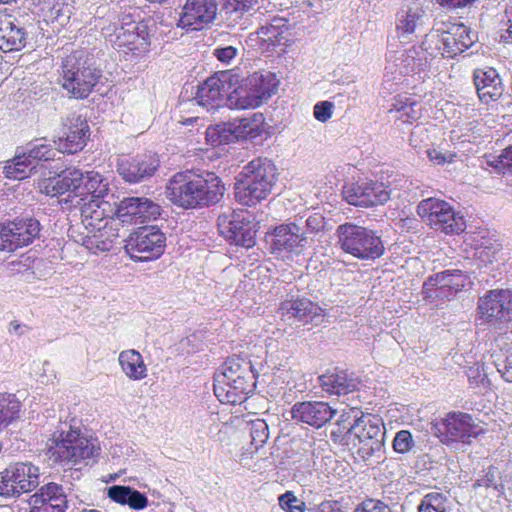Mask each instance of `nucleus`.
I'll list each match as a JSON object with an SVG mask.
<instances>
[{
    "label": "nucleus",
    "mask_w": 512,
    "mask_h": 512,
    "mask_svg": "<svg viewBox=\"0 0 512 512\" xmlns=\"http://www.w3.org/2000/svg\"><path fill=\"white\" fill-rule=\"evenodd\" d=\"M119 364L130 379L141 380L147 376V368L142 355L134 350H125L119 354Z\"/></svg>",
    "instance_id": "nucleus-37"
},
{
    "label": "nucleus",
    "mask_w": 512,
    "mask_h": 512,
    "mask_svg": "<svg viewBox=\"0 0 512 512\" xmlns=\"http://www.w3.org/2000/svg\"><path fill=\"white\" fill-rule=\"evenodd\" d=\"M496 477H497V469L494 467H489L486 471L485 475L478 479L474 483V487H486V488H494L498 492L503 489V486H498L496 483Z\"/></svg>",
    "instance_id": "nucleus-55"
},
{
    "label": "nucleus",
    "mask_w": 512,
    "mask_h": 512,
    "mask_svg": "<svg viewBox=\"0 0 512 512\" xmlns=\"http://www.w3.org/2000/svg\"><path fill=\"white\" fill-rule=\"evenodd\" d=\"M480 167L496 174L512 173V145L503 149L498 156L485 154L480 162Z\"/></svg>",
    "instance_id": "nucleus-40"
},
{
    "label": "nucleus",
    "mask_w": 512,
    "mask_h": 512,
    "mask_svg": "<svg viewBox=\"0 0 512 512\" xmlns=\"http://www.w3.org/2000/svg\"><path fill=\"white\" fill-rule=\"evenodd\" d=\"M287 30L286 19L273 18L270 23L261 26L256 32L260 48L265 52H270L276 46L283 44L286 41Z\"/></svg>",
    "instance_id": "nucleus-32"
},
{
    "label": "nucleus",
    "mask_w": 512,
    "mask_h": 512,
    "mask_svg": "<svg viewBox=\"0 0 512 512\" xmlns=\"http://www.w3.org/2000/svg\"><path fill=\"white\" fill-rule=\"evenodd\" d=\"M336 413L337 410L324 401L296 402L290 409L293 421L307 424L316 429L327 424Z\"/></svg>",
    "instance_id": "nucleus-21"
},
{
    "label": "nucleus",
    "mask_w": 512,
    "mask_h": 512,
    "mask_svg": "<svg viewBox=\"0 0 512 512\" xmlns=\"http://www.w3.org/2000/svg\"><path fill=\"white\" fill-rule=\"evenodd\" d=\"M99 453L97 440L83 436L79 427L68 422L59 423L48 445L50 459L62 465H88L87 460Z\"/></svg>",
    "instance_id": "nucleus-3"
},
{
    "label": "nucleus",
    "mask_w": 512,
    "mask_h": 512,
    "mask_svg": "<svg viewBox=\"0 0 512 512\" xmlns=\"http://www.w3.org/2000/svg\"><path fill=\"white\" fill-rule=\"evenodd\" d=\"M319 384L323 391L329 395H346L353 392L357 386V379L348 375L346 371L336 370L334 372H327L319 378Z\"/></svg>",
    "instance_id": "nucleus-34"
},
{
    "label": "nucleus",
    "mask_w": 512,
    "mask_h": 512,
    "mask_svg": "<svg viewBox=\"0 0 512 512\" xmlns=\"http://www.w3.org/2000/svg\"><path fill=\"white\" fill-rule=\"evenodd\" d=\"M251 445L257 450L262 447L269 438V428L265 420L255 419L249 423Z\"/></svg>",
    "instance_id": "nucleus-47"
},
{
    "label": "nucleus",
    "mask_w": 512,
    "mask_h": 512,
    "mask_svg": "<svg viewBox=\"0 0 512 512\" xmlns=\"http://www.w3.org/2000/svg\"><path fill=\"white\" fill-rule=\"evenodd\" d=\"M417 214L428 224H466L461 211H456L448 202L435 197L421 200L417 205Z\"/></svg>",
    "instance_id": "nucleus-22"
},
{
    "label": "nucleus",
    "mask_w": 512,
    "mask_h": 512,
    "mask_svg": "<svg viewBox=\"0 0 512 512\" xmlns=\"http://www.w3.org/2000/svg\"><path fill=\"white\" fill-rule=\"evenodd\" d=\"M474 43L470 29L460 22H437L426 35L424 44L429 45L435 55L454 58L465 52Z\"/></svg>",
    "instance_id": "nucleus-7"
},
{
    "label": "nucleus",
    "mask_w": 512,
    "mask_h": 512,
    "mask_svg": "<svg viewBox=\"0 0 512 512\" xmlns=\"http://www.w3.org/2000/svg\"><path fill=\"white\" fill-rule=\"evenodd\" d=\"M158 166V160L149 155L125 157L119 160L117 171L126 182L139 183L153 176Z\"/></svg>",
    "instance_id": "nucleus-27"
},
{
    "label": "nucleus",
    "mask_w": 512,
    "mask_h": 512,
    "mask_svg": "<svg viewBox=\"0 0 512 512\" xmlns=\"http://www.w3.org/2000/svg\"><path fill=\"white\" fill-rule=\"evenodd\" d=\"M40 232V226H0V251L11 252L28 245Z\"/></svg>",
    "instance_id": "nucleus-31"
},
{
    "label": "nucleus",
    "mask_w": 512,
    "mask_h": 512,
    "mask_svg": "<svg viewBox=\"0 0 512 512\" xmlns=\"http://www.w3.org/2000/svg\"><path fill=\"white\" fill-rule=\"evenodd\" d=\"M427 157L436 165H444L447 163H453L457 155L454 152H442L433 148L427 150Z\"/></svg>",
    "instance_id": "nucleus-54"
},
{
    "label": "nucleus",
    "mask_w": 512,
    "mask_h": 512,
    "mask_svg": "<svg viewBox=\"0 0 512 512\" xmlns=\"http://www.w3.org/2000/svg\"><path fill=\"white\" fill-rule=\"evenodd\" d=\"M277 180V168L266 157H257L237 175L234 195L238 203L253 206L266 199Z\"/></svg>",
    "instance_id": "nucleus-4"
},
{
    "label": "nucleus",
    "mask_w": 512,
    "mask_h": 512,
    "mask_svg": "<svg viewBox=\"0 0 512 512\" xmlns=\"http://www.w3.org/2000/svg\"><path fill=\"white\" fill-rule=\"evenodd\" d=\"M236 118L211 125L206 129V140L212 146L225 145L240 140Z\"/></svg>",
    "instance_id": "nucleus-36"
},
{
    "label": "nucleus",
    "mask_w": 512,
    "mask_h": 512,
    "mask_svg": "<svg viewBox=\"0 0 512 512\" xmlns=\"http://www.w3.org/2000/svg\"><path fill=\"white\" fill-rule=\"evenodd\" d=\"M70 0H53L49 3L50 17L53 20L59 21L61 18L69 19L71 14Z\"/></svg>",
    "instance_id": "nucleus-50"
},
{
    "label": "nucleus",
    "mask_w": 512,
    "mask_h": 512,
    "mask_svg": "<svg viewBox=\"0 0 512 512\" xmlns=\"http://www.w3.org/2000/svg\"><path fill=\"white\" fill-rule=\"evenodd\" d=\"M478 314L499 335L512 332V291L490 290L478 301Z\"/></svg>",
    "instance_id": "nucleus-9"
},
{
    "label": "nucleus",
    "mask_w": 512,
    "mask_h": 512,
    "mask_svg": "<svg viewBox=\"0 0 512 512\" xmlns=\"http://www.w3.org/2000/svg\"><path fill=\"white\" fill-rule=\"evenodd\" d=\"M342 195L350 205L370 207L387 202L390 190L388 186L377 181L358 180L345 183Z\"/></svg>",
    "instance_id": "nucleus-16"
},
{
    "label": "nucleus",
    "mask_w": 512,
    "mask_h": 512,
    "mask_svg": "<svg viewBox=\"0 0 512 512\" xmlns=\"http://www.w3.org/2000/svg\"><path fill=\"white\" fill-rule=\"evenodd\" d=\"M362 411L357 408H351L348 411H343L336 422V426L347 434V439L351 440L353 436H350L347 430L349 425L353 424L354 420L360 417Z\"/></svg>",
    "instance_id": "nucleus-52"
},
{
    "label": "nucleus",
    "mask_w": 512,
    "mask_h": 512,
    "mask_svg": "<svg viewBox=\"0 0 512 512\" xmlns=\"http://www.w3.org/2000/svg\"><path fill=\"white\" fill-rule=\"evenodd\" d=\"M68 237L94 254L110 251L118 237L113 226H69Z\"/></svg>",
    "instance_id": "nucleus-18"
},
{
    "label": "nucleus",
    "mask_w": 512,
    "mask_h": 512,
    "mask_svg": "<svg viewBox=\"0 0 512 512\" xmlns=\"http://www.w3.org/2000/svg\"><path fill=\"white\" fill-rule=\"evenodd\" d=\"M24 153L32 160L35 167L39 161H48L55 156L52 145L45 139H37L29 143Z\"/></svg>",
    "instance_id": "nucleus-46"
},
{
    "label": "nucleus",
    "mask_w": 512,
    "mask_h": 512,
    "mask_svg": "<svg viewBox=\"0 0 512 512\" xmlns=\"http://www.w3.org/2000/svg\"><path fill=\"white\" fill-rule=\"evenodd\" d=\"M501 39L512 43V6H507L502 16Z\"/></svg>",
    "instance_id": "nucleus-56"
},
{
    "label": "nucleus",
    "mask_w": 512,
    "mask_h": 512,
    "mask_svg": "<svg viewBox=\"0 0 512 512\" xmlns=\"http://www.w3.org/2000/svg\"><path fill=\"white\" fill-rule=\"evenodd\" d=\"M423 105L412 94H397L393 98L390 112L396 113V118L404 124H413L422 117Z\"/></svg>",
    "instance_id": "nucleus-33"
},
{
    "label": "nucleus",
    "mask_w": 512,
    "mask_h": 512,
    "mask_svg": "<svg viewBox=\"0 0 512 512\" xmlns=\"http://www.w3.org/2000/svg\"><path fill=\"white\" fill-rule=\"evenodd\" d=\"M248 84L254 88L263 103L276 92L279 81L275 73L255 72L248 76Z\"/></svg>",
    "instance_id": "nucleus-38"
},
{
    "label": "nucleus",
    "mask_w": 512,
    "mask_h": 512,
    "mask_svg": "<svg viewBox=\"0 0 512 512\" xmlns=\"http://www.w3.org/2000/svg\"><path fill=\"white\" fill-rule=\"evenodd\" d=\"M166 237L159 226H139L125 244V251L136 262L158 259L165 250Z\"/></svg>",
    "instance_id": "nucleus-10"
},
{
    "label": "nucleus",
    "mask_w": 512,
    "mask_h": 512,
    "mask_svg": "<svg viewBox=\"0 0 512 512\" xmlns=\"http://www.w3.org/2000/svg\"><path fill=\"white\" fill-rule=\"evenodd\" d=\"M472 80L477 96L483 104L496 102L504 92L502 79L497 70L492 67L475 68Z\"/></svg>",
    "instance_id": "nucleus-25"
},
{
    "label": "nucleus",
    "mask_w": 512,
    "mask_h": 512,
    "mask_svg": "<svg viewBox=\"0 0 512 512\" xmlns=\"http://www.w3.org/2000/svg\"><path fill=\"white\" fill-rule=\"evenodd\" d=\"M281 316L290 320L292 318L301 322H317L324 317V310L307 298L288 295L279 305Z\"/></svg>",
    "instance_id": "nucleus-26"
},
{
    "label": "nucleus",
    "mask_w": 512,
    "mask_h": 512,
    "mask_svg": "<svg viewBox=\"0 0 512 512\" xmlns=\"http://www.w3.org/2000/svg\"><path fill=\"white\" fill-rule=\"evenodd\" d=\"M347 432L353 436L351 443L359 459L368 461L374 456H382L386 431L381 418L370 413H361L360 417L349 425Z\"/></svg>",
    "instance_id": "nucleus-8"
},
{
    "label": "nucleus",
    "mask_w": 512,
    "mask_h": 512,
    "mask_svg": "<svg viewBox=\"0 0 512 512\" xmlns=\"http://www.w3.org/2000/svg\"><path fill=\"white\" fill-rule=\"evenodd\" d=\"M343 250L360 259H375L384 252L381 238L364 226H339Z\"/></svg>",
    "instance_id": "nucleus-11"
},
{
    "label": "nucleus",
    "mask_w": 512,
    "mask_h": 512,
    "mask_svg": "<svg viewBox=\"0 0 512 512\" xmlns=\"http://www.w3.org/2000/svg\"><path fill=\"white\" fill-rule=\"evenodd\" d=\"M294 230H296L298 232L300 230L299 226H274L273 234L276 237H282L287 234H290L289 239L283 240V241L281 239H278V241L281 244L288 245L291 247L296 242V239H294V235H295Z\"/></svg>",
    "instance_id": "nucleus-58"
},
{
    "label": "nucleus",
    "mask_w": 512,
    "mask_h": 512,
    "mask_svg": "<svg viewBox=\"0 0 512 512\" xmlns=\"http://www.w3.org/2000/svg\"><path fill=\"white\" fill-rule=\"evenodd\" d=\"M223 2L227 11L245 13L257 3V0H223Z\"/></svg>",
    "instance_id": "nucleus-57"
},
{
    "label": "nucleus",
    "mask_w": 512,
    "mask_h": 512,
    "mask_svg": "<svg viewBox=\"0 0 512 512\" xmlns=\"http://www.w3.org/2000/svg\"><path fill=\"white\" fill-rule=\"evenodd\" d=\"M466 375L471 383H482L487 380V373L483 367V365L475 364L469 367L466 371Z\"/></svg>",
    "instance_id": "nucleus-60"
},
{
    "label": "nucleus",
    "mask_w": 512,
    "mask_h": 512,
    "mask_svg": "<svg viewBox=\"0 0 512 512\" xmlns=\"http://www.w3.org/2000/svg\"><path fill=\"white\" fill-rule=\"evenodd\" d=\"M81 180L80 169H66L53 177L45 178L39 183L40 191L50 197L69 193L75 197L76 182Z\"/></svg>",
    "instance_id": "nucleus-30"
},
{
    "label": "nucleus",
    "mask_w": 512,
    "mask_h": 512,
    "mask_svg": "<svg viewBox=\"0 0 512 512\" xmlns=\"http://www.w3.org/2000/svg\"><path fill=\"white\" fill-rule=\"evenodd\" d=\"M61 77L65 90L77 99H85L99 82L101 71L93 67L83 51H75L63 60Z\"/></svg>",
    "instance_id": "nucleus-6"
},
{
    "label": "nucleus",
    "mask_w": 512,
    "mask_h": 512,
    "mask_svg": "<svg viewBox=\"0 0 512 512\" xmlns=\"http://www.w3.org/2000/svg\"><path fill=\"white\" fill-rule=\"evenodd\" d=\"M334 107L331 101H319L313 107V116L317 121L326 123L331 119Z\"/></svg>",
    "instance_id": "nucleus-51"
},
{
    "label": "nucleus",
    "mask_w": 512,
    "mask_h": 512,
    "mask_svg": "<svg viewBox=\"0 0 512 512\" xmlns=\"http://www.w3.org/2000/svg\"><path fill=\"white\" fill-rule=\"evenodd\" d=\"M215 58L223 64H229L237 55V49L233 46L217 47L213 51Z\"/></svg>",
    "instance_id": "nucleus-59"
},
{
    "label": "nucleus",
    "mask_w": 512,
    "mask_h": 512,
    "mask_svg": "<svg viewBox=\"0 0 512 512\" xmlns=\"http://www.w3.org/2000/svg\"><path fill=\"white\" fill-rule=\"evenodd\" d=\"M239 126L238 135L240 139L256 138L265 131V118L262 113H253L250 117L236 118Z\"/></svg>",
    "instance_id": "nucleus-42"
},
{
    "label": "nucleus",
    "mask_w": 512,
    "mask_h": 512,
    "mask_svg": "<svg viewBox=\"0 0 512 512\" xmlns=\"http://www.w3.org/2000/svg\"><path fill=\"white\" fill-rule=\"evenodd\" d=\"M310 512H344V508L338 501L325 500L311 508Z\"/></svg>",
    "instance_id": "nucleus-62"
},
{
    "label": "nucleus",
    "mask_w": 512,
    "mask_h": 512,
    "mask_svg": "<svg viewBox=\"0 0 512 512\" xmlns=\"http://www.w3.org/2000/svg\"><path fill=\"white\" fill-rule=\"evenodd\" d=\"M29 330L30 328L27 325L20 323L17 320L11 321L8 327V332L10 334H14L19 337L25 335Z\"/></svg>",
    "instance_id": "nucleus-64"
},
{
    "label": "nucleus",
    "mask_w": 512,
    "mask_h": 512,
    "mask_svg": "<svg viewBox=\"0 0 512 512\" xmlns=\"http://www.w3.org/2000/svg\"><path fill=\"white\" fill-rule=\"evenodd\" d=\"M219 233L231 244L250 248L255 244V233L250 226H217Z\"/></svg>",
    "instance_id": "nucleus-39"
},
{
    "label": "nucleus",
    "mask_w": 512,
    "mask_h": 512,
    "mask_svg": "<svg viewBox=\"0 0 512 512\" xmlns=\"http://www.w3.org/2000/svg\"><path fill=\"white\" fill-rule=\"evenodd\" d=\"M495 366L505 381L512 382V352L501 363L495 362Z\"/></svg>",
    "instance_id": "nucleus-61"
},
{
    "label": "nucleus",
    "mask_w": 512,
    "mask_h": 512,
    "mask_svg": "<svg viewBox=\"0 0 512 512\" xmlns=\"http://www.w3.org/2000/svg\"><path fill=\"white\" fill-rule=\"evenodd\" d=\"M39 484V468L30 462L10 464L0 472V496L18 498Z\"/></svg>",
    "instance_id": "nucleus-12"
},
{
    "label": "nucleus",
    "mask_w": 512,
    "mask_h": 512,
    "mask_svg": "<svg viewBox=\"0 0 512 512\" xmlns=\"http://www.w3.org/2000/svg\"><path fill=\"white\" fill-rule=\"evenodd\" d=\"M436 57L430 46L425 45L423 41L421 45L412 46L403 54L400 73L424 80L429 75L432 61Z\"/></svg>",
    "instance_id": "nucleus-24"
},
{
    "label": "nucleus",
    "mask_w": 512,
    "mask_h": 512,
    "mask_svg": "<svg viewBox=\"0 0 512 512\" xmlns=\"http://www.w3.org/2000/svg\"><path fill=\"white\" fill-rule=\"evenodd\" d=\"M107 495L112 501L128 505L129 508L137 511L145 509L149 504L148 497L144 493L130 486L113 485L108 488Z\"/></svg>",
    "instance_id": "nucleus-35"
},
{
    "label": "nucleus",
    "mask_w": 512,
    "mask_h": 512,
    "mask_svg": "<svg viewBox=\"0 0 512 512\" xmlns=\"http://www.w3.org/2000/svg\"><path fill=\"white\" fill-rule=\"evenodd\" d=\"M66 137L59 140V150L63 153L74 154L81 151L90 135L86 119L73 114L66 121Z\"/></svg>",
    "instance_id": "nucleus-29"
},
{
    "label": "nucleus",
    "mask_w": 512,
    "mask_h": 512,
    "mask_svg": "<svg viewBox=\"0 0 512 512\" xmlns=\"http://www.w3.org/2000/svg\"><path fill=\"white\" fill-rule=\"evenodd\" d=\"M107 37L113 48L124 56H143L150 48L148 26L142 22L122 23Z\"/></svg>",
    "instance_id": "nucleus-13"
},
{
    "label": "nucleus",
    "mask_w": 512,
    "mask_h": 512,
    "mask_svg": "<svg viewBox=\"0 0 512 512\" xmlns=\"http://www.w3.org/2000/svg\"><path fill=\"white\" fill-rule=\"evenodd\" d=\"M35 168L32 160L23 152L22 154H17L5 165L3 173L8 179L23 180L27 178Z\"/></svg>",
    "instance_id": "nucleus-43"
},
{
    "label": "nucleus",
    "mask_w": 512,
    "mask_h": 512,
    "mask_svg": "<svg viewBox=\"0 0 512 512\" xmlns=\"http://www.w3.org/2000/svg\"><path fill=\"white\" fill-rule=\"evenodd\" d=\"M238 82V74L233 70L218 72L205 80L196 92L199 105L212 109L226 104L227 94Z\"/></svg>",
    "instance_id": "nucleus-15"
},
{
    "label": "nucleus",
    "mask_w": 512,
    "mask_h": 512,
    "mask_svg": "<svg viewBox=\"0 0 512 512\" xmlns=\"http://www.w3.org/2000/svg\"><path fill=\"white\" fill-rule=\"evenodd\" d=\"M115 215L122 224H145L158 219L165 220L160 205L140 197L124 198L117 206Z\"/></svg>",
    "instance_id": "nucleus-19"
},
{
    "label": "nucleus",
    "mask_w": 512,
    "mask_h": 512,
    "mask_svg": "<svg viewBox=\"0 0 512 512\" xmlns=\"http://www.w3.org/2000/svg\"><path fill=\"white\" fill-rule=\"evenodd\" d=\"M392 445L396 453L405 454L415 447V441L411 432L408 430H400L396 433Z\"/></svg>",
    "instance_id": "nucleus-48"
},
{
    "label": "nucleus",
    "mask_w": 512,
    "mask_h": 512,
    "mask_svg": "<svg viewBox=\"0 0 512 512\" xmlns=\"http://www.w3.org/2000/svg\"><path fill=\"white\" fill-rule=\"evenodd\" d=\"M354 512H392V510L380 500L366 499L357 505Z\"/></svg>",
    "instance_id": "nucleus-53"
},
{
    "label": "nucleus",
    "mask_w": 512,
    "mask_h": 512,
    "mask_svg": "<svg viewBox=\"0 0 512 512\" xmlns=\"http://www.w3.org/2000/svg\"><path fill=\"white\" fill-rule=\"evenodd\" d=\"M435 434L444 444L468 442L478 435L479 429L471 415L463 412H450L434 425Z\"/></svg>",
    "instance_id": "nucleus-17"
},
{
    "label": "nucleus",
    "mask_w": 512,
    "mask_h": 512,
    "mask_svg": "<svg viewBox=\"0 0 512 512\" xmlns=\"http://www.w3.org/2000/svg\"><path fill=\"white\" fill-rule=\"evenodd\" d=\"M216 0H186L178 20V27L187 31L204 29L216 17Z\"/></svg>",
    "instance_id": "nucleus-20"
},
{
    "label": "nucleus",
    "mask_w": 512,
    "mask_h": 512,
    "mask_svg": "<svg viewBox=\"0 0 512 512\" xmlns=\"http://www.w3.org/2000/svg\"><path fill=\"white\" fill-rule=\"evenodd\" d=\"M27 32L20 21L6 11L0 12V50L19 51L26 45Z\"/></svg>",
    "instance_id": "nucleus-28"
},
{
    "label": "nucleus",
    "mask_w": 512,
    "mask_h": 512,
    "mask_svg": "<svg viewBox=\"0 0 512 512\" xmlns=\"http://www.w3.org/2000/svg\"><path fill=\"white\" fill-rule=\"evenodd\" d=\"M256 378L249 360L229 357L214 375V394L222 403L240 404L255 390Z\"/></svg>",
    "instance_id": "nucleus-2"
},
{
    "label": "nucleus",
    "mask_w": 512,
    "mask_h": 512,
    "mask_svg": "<svg viewBox=\"0 0 512 512\" xmlns=\"http://www.w3.org/2000/svg\"><path fill=\"white\" fill-rule=\"evenodd\" d=\"M423 11L419 9L401 10L396 15V31L399 36L410 35L421 24Z\"/></svg>",
    "instance_id": "nucleus-44"
},
{
    "label": "nucleus",
    "mask_w": 512,
    "mask_h": 512,
    "mask_svg": "<svg viewBox=\"0 0 512 512\" xmlns=\"http://www.w3.org/2000/svg\"><path fill=\"white\" fill-rule=\"evenodd\" d=\"M63 485L48 482L29 499L30 512H65L68 507Z\"/></svg>",
    "instance_id": "nucleus-23"
},
{
    "label": "nucleus",
    "mask_w": 512,
    "mask_h": 512,
    "mask_svg": "<svg viewBox=\"0 0 512 512\" xmlns=\"http://www.w3.org/2000/svg\"><path fill=\"white\" fill-rule=\"evenodd\" d=\"M256 97L249 95L244 79L238 76V82L227 94L226 106L231 109H254Z\"/></svg>",
    "instance_id": "nucleus-41"
},
{
    "label": "nucleus",
    "mask_w": 512,
    "mask_h": 512,
    "mask_svg": "<svg viewBox=\"0 0 512 512\" xmlns=\"http://www.w3.org/2000/svg\"><path fill=\"white\" fill-rule=\"evenodd\" d=\"M108 190L109 184L99 172L81 171V180L75 185V197H80L82 201L90 197L81 207L83 224H97L110 217V204L103 200Z\"/></svg>",
    "instance_id": "nucleus-5"
},
{
    "label": "nucleus",
    "mask_w": 512,
    "mask_h": 512,
    "mask_svg": "<svg viewBox=\"0 0 512 512\" xmlns=\"http://www.w3.org/2000/svg\"><path fill=\"white\" fill-rule=\"evenodd\" d=\"M461 270H445L430 275L422 285L423 299L436 306L451 300L467 283Z\"/></svg>",
    "instance_id": "nucleus-14"
},
{
    "label": "nucleus",
    "mask_w": 512,
    "mask_h": 512,
    "mask_svg": "<svg viewBox=\"0 0 512 512\" xmlns=\"http://www.w3.org/2000/svg\"><path fill=\"white\" fill-rule=\"evenodd\" d=\"M477 266L478 268L487 267L488 264H492L497 261L496 252L490 248H484L477 253Z\"/></svg>",
    "instance_id": "nucleus-63"
},
{
    "label": "nucleus",
    "mask_w": 512,
    "mask_h": 512,
    "mask_svg": "<svg viewBox=\"0 0 512 512\" xmlns=\"http://www.w3.org/2000/svg\"><path fill=\"white\" fill-rule=\"evenodd\" d=\"M418 512H451L448 497L443 493L430 492L422 498Z\"/></svg>",
    "instance_id": "nucleus-45"
},
{
    "label": "nucleus",
    "mask_w": 512,
    "mask_h": 512,
    "mask_svg": "<svg viewBox=\"0 0 512 512\" xmlns=\"http://www.w3.org/2000/svg\"><path fill=\"white\" fill-rule=\"evenodd\" d=\"M225 187L214 172L186 170L176 173L168 182V198L185 209L207 207L218 203Z\"/></svg>",
    "instance_id": "nucleus-1"
},
{
    "label": "nucleus",
    "mask_w": 512,
    "mask_h": 512,
    "mask_svg": "<svg viewBox=\"0 0 512 512\" xmlns=\"http://www.w3.org/2000/svg\"><path fill=\"white\" fill-rule=\"evenodd\" d=\"M280 507L287 512H304L305 502L298 499L293 492L287 491L278 498Z\"/></svg>",
    "instance_id": "nucleus-49"
}]
</instances>
